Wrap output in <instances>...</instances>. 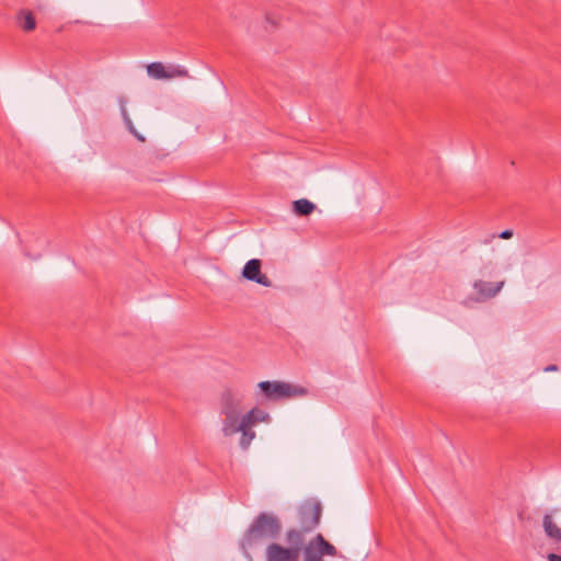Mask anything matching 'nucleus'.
Returning <instances> with one entry per match:
<instances>
[{"instance_id": "f257e3e1", "label": "nucleus", "mask_w": 561, "mask_h": 561, "mask_svg": "<svg viewBox=\"0 0 561 561\" xmlns=\"http://www.w3.org/2000/svg\"><path fill=\"white\" fill-rule=\"evenodd\" d=\"M282 520L273 513L257 514L242 535L239 547L244 557L252 561L251 551L275 541L282 533Z\"/></svg>"}, {"instance_id": "f03ea898", "label": "nucleus", "mask_w": 561, "mask_h": 561, "mask_svg": "<svg viewBox=\"0 0 561 561\" xmlns=\"http://www.w3.org/2000/svg\"><path fill=\"white\" fill-rule=\"evenodd\" d=\"M302 537L295 530L284 533V543L272 541L266 545L265 561H299L302 549Z\"/></svg>"}, {"instance_id": "7ed1b4c3", "label": "nucleus", "mask_w": 561, "mask_h": 561, "mask_svg": "<svg viewBox=\"0 0 561 561\" xmlns=\"http://www.w3.org/2000/svg\"><path fill=\"white\" fill-rule=\"evenodd\" d=\"M322 516V505L316 499H308L297 507V526L286 530H295L304 538L312 533L320 524Z\"/></svg>"}, {"instance_id": "20e7f679", "label": "nucleus", "mask_w": 561, "mask_h": 561, "mask_svg": "<svg viewBox=\"0 0 561 561\" xmlns=\"http://www.w3.org/2000/svg\"><path fill=\"white\" fill-rule=\"evenodd\" d=\"M301 554H304V561H323L324 556L335 557L337 550L321 534H318L309 541L304 538Z\"/></svg>"}, {"instance_id": "39448f33", "label": "nucleus", "mask_w": 561, "mask_h": 561, "mask_svg": "<svg viewBox=\"0 0 561 561\" xmlns=\"http://www.w3.org/2000/svg\"><path fill=\"white\" fill-rule=\"evenodd\" d=\"M257 387L264 397L272 401L304 396L307 393L305 388L296 387L283 381H261Z\"/></svg>"}, {"instance_id": "423d86ee", "label": "nucleus", "mask_w": 561, "mask_h": 561, "mask_svg": "<svg viewBox=\"0 0 561 561\" xmlns=\"http://www.w3.org/2000/svg\"><path fill=\"white\" fill-rule=\"evenodd\" d=\"M243 396L232 389H225L219 398L220 414H240Z\"/></svg>"}, {"instance_id": "0eeeda50", "label": "nucleus", "mask_w": 561, "mask_h": 561, "mask_svg": "<svg viewBox=\"0 0 561 561\" xmlns=\"http://www.w3.org/2000/svg\"><path fill=\"white\" fill-rule=\"evenodd\" d=\"M242 276L245 279L255 282L262 286H272L271 279L265 274L261 273V261L259 259H252L245 263L242 270Z\"/></svg>"}, {"instance_id": "6e6552de", "label": "nucleus", "mask_w": 561, "mask_h": 561, "mask_svg": "<svg viewBox=\"0 0 561 561\" xmlns=\"http://www.w3.org/2000/svg\"><path fill=\"white\" fill-rule=\"evenodd\" d=\"M558 511V508H553L545 513L542 517V528L546 537L556 545L558 549H561V527L558 526L553 517V514Z\"/></svg>"}, {"instance_id": "1a4fd4ad", "label": "nucleus", "mask_w": 561, "mask_h": 561, "mask_svg": "<svg viewBox=\"0 0 561 561\" xmlns=\"http://www.w3.org/2000/svg\"><path fill=\"white\" fill-rule=\"evenodd\" d=\"M225 416L222 421L221 432L224 436L229 437L237 433L239 430L244 428L242 416L240 414H222Z\"/></svg>"}, {"instance_id": "9d476101", "label": "nucleus", "mask_w": 561, "mask_h": 561, "mask_svg": "<svg viewBox=\"0 0 561 561\" xmlns=\"http://www.w3.org/2000/svg\"><path fill=\"white\" fill-rule=\"evenodd\" d=\"M504 282L490 283L484 280H477L473 285L474 289L484 298L494 297L502 289Z\"/></svg>"}, {"instance_id": "9b49d317", "label": "nucleus", "mask_w": 561, "mask_h": 561, "mask_svg": "<svg viewBox=\"0 0 561 561\" xmlns=\"http://www.w3.org/2000/svg\"><path fill=\"white\" fill-rule=\"evenodd\" d=\"M242 420L243 426H254L260 422H267L270 415L259 408H253L242 416Z\"/></svg>"}, {"instance_id": "f8f14e48", "label": "nucleus", "mask_w": 561, "mask_h": 561, "mask_svg": "<svg viewBox=\"0 0 561 561\" xmlns=\"http://www.w3.org/2000/svg\"><path fill=\"white\" fill-rule=\"evenodd\" d=\"M16 20L20 27L24 32H32L36 27L35 16L32 11L23 9L20 10L16 14Z\"/></svg>"}, {"instance_id": "ddd939ff", "label": "nucleus", "mask_w": 561, "mask_h": 561, "mask_svg": "<svg viewBox=\"0 0 561 561\" xmlns=\"http://www.w3.org/2000/svg\"><path fill=\"white\" fill-rule=\"evenodd\" d=\"M126 104H127V101L125 100V98H119V108H121V114H122V116H123L124 123H125V125H126L127 129H128V130H129V131H130V133H131V134H133V135H134V136L139 140V141H142V142H144L146 139H145V137H144L142 135H140V134L136 130V128H135V126H134V124H133V122H131V119H130V117H129V115H128V112H127V108H126Z\"/></svg>"}, {"instance_id": "4468645a", "label": "nucleus", "mask_w": 561, "mask_h": 561, "mask_svg": "<svg viewBox=\"0 0 561 561\" xmlns=\"http://www.w3.org/2000/svg\"><path fill=\"white\" fill-rule=\"evenodd\" d=\"M314 209L316 205L306 198L293 202V210L297 216H309Z\"/></svg>"}, {"instance_id": "2eb2a0df", "label": "nucleus", "mask_w": 561, "mask_h": 561, "mask_svg": "<svg viewBox=\"0 0 561 561\" xmlns=\"http://www.w3.org/2000/svg\"><path fill=\"white\" fill-rule=\"evenodd\" d=\"M164 70H165V79L188 78L190 77L187 69L180 65L164 66Z\"/></svg>"}, {"instance_id": "dca6fc26", "label": "nucleus", "mask_w": 561, "mask_h": 561, "mask_svg": "<svg viewBox=\"0 0 561 561\" xmlns=\"http://www.w3.org/2000/svg\"><path fill=\"white\" fill-rule=\"evenodd\" d=\"M147 73L149 77L157 79V80L165 79L164 65L162 62H158V61L152 62L147 66Z\"/></svg>"}, {"instance_id": "f3484780", "label": "nucleus", "mask_w": 561, "mask_h": 561, "mask_svg": "<svg viewBox=\"0 0 561 561\" xmlns=\"http://www.w3.org/2000/svg\"><path fill=\"white\" fill-rule=\"evenodd\" d=\"M239 432L241 433L239 442L240 447L245 450L250 446L251 442L254 439L255 432L252 431V426H244V428L239 430Z\"/></svg>"}, {"instance_id": "a211bd4d", "label": "nucleus", "mask_w": 561, "mask_h": 561, "mask_svg": "<svg viewBox=\"0 0 561 561\" xmlns=\"http://www.w3.org/2000/svg\"><path fill=\"white\" fill-rule=\"evenodd\" d=\"M513 237V231L510 230V229H506L504 231H502L500 234H499V238L501 239H510Z\"/></svg>"}, {"instance_id": "6ab92c4d", "label": "nucleus", "mask_w": 561, "mask_h": 561, "mask_svg": "<svg viewBox=\"0 0 561 561\" xmlns=\"http://www.w3.org/2000/svg\"><path fill=\"white\" fill-rule=\"evenodd\" d=\"M547 559L548 561H561V556L557 553H549Z\"/></svg>"}, {"instance_id": "aec40b11", "label": "nucleus", "mask_w": 561, "mask_h": 561, "mask_svg": "<svg viewBox=\"0 0 561 561\" xmlns=\"http://www.w3.org/2000/svg\"><path fill=\"white\" fill-rule=\"evenodd\" d=\"M558 369L557 365H549L545 368V371H556Z\"/></svg>"}]
</instances>
